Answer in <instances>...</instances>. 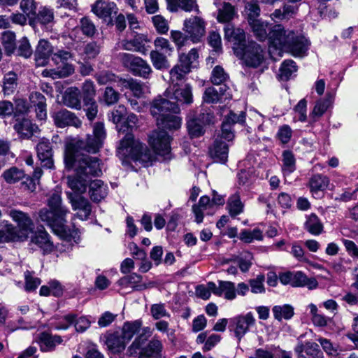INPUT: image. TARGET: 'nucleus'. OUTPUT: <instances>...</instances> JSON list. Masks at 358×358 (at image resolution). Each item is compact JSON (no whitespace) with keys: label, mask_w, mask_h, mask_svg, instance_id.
<instances>
[{"label":"nucleus","mask_w":358,"mask_h":358,"mask_svg":"<svg viewBox=\"0 0 358 358\" xmlns=\"http://www.w3.org/2000/svg\"><path fill=\"white\" fill-rule=\"evenodd\" d=\"M48 207L42 208L38 212L40 220L45 222L64 241L70 242L73 240L75 243H78V229H71L66 224V216L69 213V210L62 205L59 192L55 191L51 194L48 199Z\"/></svg>","instance_id":"1"},{"label":"nucleus","mask_w":358,"mask_h":358,"mask_svg":"<svg viewBox=\"0 0 358 358\" xmlns=\"http://www.w3.org/2000/svg\"><path fill=\"white\" fill-rule=\"evenodd\" d=\"M137 122V116L130 113L126 122L119 129V133L126 132V134L120 142L117 155L123 164L127 163L128 159H131L134 161H140L144 166H149V164L155 159L154 153L147 148L143 149V145L138 140L135 139L134 135L129 131L136 127Z\"/></svg>","instance_id":"2"},{"label":"nucleus","mask_w":358,"mask_h":358,"mask_svg":"<svg viewBox=\"0 0 358 358\" xmlns=\"http://www.w3.org/2000/svg\"><path fill=\"white\" fill-rule=\"evenodd\" d=\"M7 215L16 224L14 226L6 220H1L3 229L1 231V239L12 243L27 241L34 231V223L29 213L16 208L7 210Z\"/></svg>","instance_id":"3"},{"label":"nucleus","mask_w":358,"mask_h":358,"mask_svg":"<svg viewBox=\"0 0 358 358\" xmlns=\"http://www.w3.org/2000/svg\"><path fill=\"white\" fill-rule=\"evenodd\" d=\"M245 120V113L244 112H241L239 115L230 112L225 117L222 124L221 134L216 138L210 148V155L216 162L225 163L227 161L229 145L222 141V139L227 141H232L234 138L232 125L236 123L243 124Z\"/></svg>","instance_id":"4"},{"label":"nucleus","mask_w":358,"mask_h":358,"mask_svg":"<svg viewBox=\"0 0 358 358\" xmlns=\"http://www.w3.org/2000/svg\"><path fill=\"white\" fill-rule=\"evenodd\" d=\"M106 138V131L102 122H96L93 127V134L87 136L85 141L70 142L66 145L64 163L71 166L76 153L81 151L96 153L102 147Z\"/></svg>","instance_id":"5"},{"label":"nucleus","mask_w":358,"mask_h":358,"mask_svg":"<svg viewBox=\"0 0 358 358\" xmlns=\"http://www.w3.org/2000/svg\"><path fill=\"white\" fill-rule=\"evenodd\" d=\"M73 164L69 166L65 163L68 169H73L78 176L99 177L102 175V163L100 159L83 153H76L73 160Z\"/></svg>","instance_id":"6"},{"label":"nucleus","mask_w":358,"mask_h":358,"mask_svg":"<svg viewBox=\"0 0 358 358\" xmlns=\"http://www.w3.org/2000/svg\"><path fill=\"white\" fill-rule=\"evenodd\" d=\"M293 32L292 30L285 29L282 24H275L271 28L268 34V51L272 57L275 52H277L279 57H282V52L285 45H287V42L292 38Z\"/></svg>","instance_id":"7"},{"label":"nucleus","mask_w":358,"mask_h":358,"mask_svg":"<svg viewBox=\"0 0 358 358\" xmlns=\"http://www.w3.org/2000/svg\"><path fill=\"white\" fill-rule=\"evenodd\" d=\"M120 60L133 75L147 78L152 73L149 64L141 57L129 53H120Z\"/></svg>","instance_id":"8"},{"label":"nucleus","mask_w":358,"mask_h":358,"mask_svg":"<svg viewBox=\"0 0 358 358\" xmlns=\"http://www.w3.org/2000/svg\"><path fill=\"white\" fill-rule=\"evenodd\" d=\"M248 66L257 67L264 59L263 50L256 42L248 41L242 48H236V54Z\"/></svg>","instance_id":"9"},{"label":"nucleus","mask_w":358,"mask_h":358,"mask_svg":"<svg viewBox=\"0 0 358 358\" xmlns=\"http://www.w3.org/2000/svg\"><path fill=\"white\" fill-rule=\"evenodd\" d=\"M71 58V54L70 52L66 50H58L57 52L53 54L52 60L57 64L62 62V67L61 69L59 67L57 69L50 71H44L43 74L44 76H49L54 79L69 76L74 71V69L72 65L66 63V62Z\"/></svg>","instance_id":"10"},{"label":"nucleus","mask_w":358,"mask_h":358,"mask_svg":"<svg viewBox=\"0 0 358 358\" xmlns=\"http://www.w3.org/2000/svg\"><path fill=\"white\" fill-rule=\"evenodd\" d=\"M206 22L198 16H192L184 20L182 30L188 34L192 43H197L202 41L206 35Z\"/></svg>","instance_id":"11"},{"label":"nucleus","mask_w":358,"mask_h":358,"mask_svg":"<svg viewBox=\"0 0 358 358\" xmlns=\"http://www.w3.org/2000/svg\"><path fill=\"white\" fill-rule=\"evenodd\" d=\"M179 111L178 105L166 96H157L153 100L150 107L151 114L156 118L157 122L169 113H178Z\"/></svg>","instance_id":"12"},{"label":"nucleus","mask_w":358,"mask_h":358,"mask_svg":"<svg viewBox=\"0 0 358 358\" xmlns=\"http://www.w3.org/2000/svg\"><path fill=\"white\" fill-rule=\"evenodd\" d=\"M255 323V319L252 313L244 315H238L230 319L229 329L234 332V336L240 341L249 331V328Z\"/></svg>","instance_id":"13"},{"label":"nucleus","mask_w":358,"mask_h":358,"mask_svg":"<svg viewBox=\"0 0 358 358\" xmlns=\"http://www.w3.org/2000/svg\"><path fill=\"white\" fill-rule=\"evenodd\" d=\"M171 138L164 130L154 131L149 136V144L155 154L166 156L170 153Z\"/></svg>","instance_id":"14"},{"label":"nucleus","mask_w":358,"mask_h":358,"mask_svg":"<svg viewBox=\"0 0 358 358\" xmlns=\"http://www.w3.org/2000/svg\"><path fill=\"white\" fill-rule=\"evenodd\" d=\"M164 96L169 98L176 103L178 102L190 104L193 102L192 90L189 84L184 85L182 87L176 89L170 87L165 91Z\"/></svg>","instance_id":"15"},{"label":"nucleus","mask_w":358,"mask_h":358,"mask_svg":"<svg viewBox=\"0 0 358 358\" xmlns=\"http://www.w3.org/2000/svg\"><path fill=\"white\" fill-rule=\"evenodd\" d=\"M55 124L59 128L73 126L78 128L81 126V120L72 112L66 109L60 110L52 115Z\"/></svg>","instance_id":"16"},{"label":"nucleus","mask_w":358,"mask_h":358,"mask_svg":"<svg viewBox=\"0 0 358 358\" xmlns=\"http://www.w3.org/2000/svg\"><path fill=\"white\" fill-rule=\"evenodd\" d=\"M292 39L287 42L283 50L290 52L294 56L301 57L308 50L309 43L302 35L293 32Z\"/></svg>","instance_id":"17"},{"label":"nucleus","mask_w":358,"mask_h":358,"mask_svg":"<svg viewBox=\"0 0 358 358\" xmlns=\"http://www.w3.org/2000/svg\"><path fill=\"white\" fill-rule=\"evenodd\" d=\"M69 198L73 209L78 210L75 216L82 220H87L92 212V206L89 201L81 196H73L72 194H69Z\"/></svg>","instance_id":"18"},{"label":"nucleus","mask_w":358,"mask_h":358,"mask_svg":"<svg viewBox=\"0 0 358 358\" xmlns=\"http://www.w3.org/2000/svg\"><path fill=\"white\" fill-rule=\"evenodd\" d=\"M31 234L30 243L39 248L43 254H49L54 250V243L46 231L38 229Z\"/></svg>","instance_id":"19"},{"label":"nucleus","mask_w":358,"mask_h":358,"mask_svg":"<svg viewBox=\"0 0 358 358\" xmlns=\"http://www.w3.org/2000/svg\"><path fill=\"white\" fill-rule=\"evenodd\" d=\"M224 38L233 43V50L235 54L236 48H242L248 43L244 31L240 28H234L231 24H227L224 27Z\"/></svg>","instance_id":"20"},{"label":"nucleus","mask_w":358,"mask_h":358,"mask_svg":"<svg viewBox=\"0 0 358 358\" xmlns=\"http://www.w3.org/2000/svg\"><path fill=\"white\" fill-rule=\"evenodd\" d=\"M37 155L43 167H53L52 150L48 139L43 138L36 146Z\"/></svg>","instance_id":"21"},{"label":"nucleus","mask_w":358,"mask_h":358,"mask_svg":"<svg viewBox=\"0 0 358 358\" xmlns=\"http://www.w3.org/2000/svg\"><path fill=\"white\" fill-rule=\"evenodd\" d=\"M53 53V47L50 43L44 39L39 41L35 52V61L38 66H45L50 56Z\"/></svg>","instance_id":"22"},{"label":"nucleus","mask_w":358,"mask_h":358,"mask_svg":"<svg viewBox=\"0 0 358 358\" xmlns=\"http://www.w3.org/2000/svg\"><path fill=\"white\" fill-rule=\"evenodd\" d=\"M148 41L145 36L137 34L131 40H123L121 42V45L124 50L145 55L148 51V49L145 48V43Z\"/></svg>","instance_id":"23"},{"label":"nucleus","mask_w":358,"mask_h":358,"mask_svg":"<svg viewBox=\"0 0 358 358\" xmlns=\"http://www.w3.org/2000/svg\"><path fill=\"white\" fill-rule=\"evenodd\" d=\"M217 285H212L217 296H224L227 300H234L236 297L235 284L231 281L218 280Z\"/></svg>","instance_id":"24"},{"label":"nucleus","mask_w":358,"mask_h":358,"mask_svg":"<svg viewBox=\"0 0 358 358\" xmlns=\"http://www.w3.org/2000/svg\"><path fill=\"white\" fill-rule=\"evenodd\" d=\"M120 83L122 87L129 89L134 96L141 98L149 92L148 87L142 83L134 78L120 79Z\"/></svg>","instance_id":"25"},{"label":"nucleus","mask_w":358,"mask_h":358,"mask_svg":"<svg viewBox=\"0 0 358 358\" xmlns=\"http://www.w3.org/2000/svg\"><path fill=\"white\" fill-rule=\"evenodd\" d=\"M227 91L225 85L220 87L219 90L215 87H208L206 90L203 99L204 102L208 103H214L222 101L223 99H230L231 98Z\"/></svg>","instance_id":"26"},{"label":"nucleus","mask_w":358,"mask_h":358,"mask_svg":"<svg viewBox=\"0 0 358 358\" xmlns=\"http://www.w3.org/2000/svg\"><path fill=\"white\" fill-rule=\"evenodd\" d=\"M92 12L99 17H110L113 13H116L117 8L114 2L106 0H97L92 6Z\"/></svg>","instance_id":"27"},{"label":"nucleus","mask_w":358,"mask_h":358,"mask_svg":"<svg viewBox=\"0 0 358 358\" xmlns=\"http://www.w3.org/2000/svg\"><path fill=\"white\" fill-rule=\"evenodd\" d=\"M168 9L171 12L182 10L185 12L199 13V6L196 0H166Z\"/></svg>","instance_id":"28"},{"label":"nucleus","mask_w":358,"mask_h":358,"mask_svg":"<svg viewBox=\"0 0 358 358\" xmlns=\"http://www.w3.org/2000/svg\"><path fill=\"white\" fill-rule=\"evenodd\" d=\"M89 194L93 201L99 202L107 196L108 187L101 180H92L89 183Z\"/></svg>","instance_id":"29"},{"label":"nucleus","mask_w":358,"mask_h":358,"mask_svg":"<svg viewBox=\"0 0 358 358\" xmlns=\"http://www.w3.org/2000/svg\"><path fill=\"white\" fill-rule=\"evenodd\" d=\"M64 104L71 108L80 109V91L78 87H69L64 92L62 99Z\"/></svg>","instance_id":"30"},{"label":"nucleus","mask_w":358,"mask_h":358,"mask_svg":"<svg viewBox=\"0 0 358 358\" xmlns=\"http://www.w3.org/2000/svg\"><path fill=\"white\" fill-rule=\"evenodd\" d=\"M212 203L208 196H203L200 198L198 204L192 206V211L195 216V221L197 223H201L203 220L204 214H210L209 210L212 208Z\"/></svg>","instance_id":"31"},{"label":"nucleus","mask_w":358,"mask_h":358,"mask_svg":"<svg viewBox=\"0 0 358 358\" xmlns=\"http://www.w3.org/2000/svg\"><path fill=\"white\" fill-rule=\"evenodd\" d=\"M13 128L18 135L23 138H30L38 130V127L26 118L17 120Z\"/></svg>","instance_id":"32"},{"label":"nucleus","mask_w":358,"mask_h":358,"mask_svg":"<svg viewBox=\"0 0 358 358\" xmlns=\"http://www.w3.org/2000/svg\"><path fill=\"white\" fill-rule=\"evenodd\" d=\"M62 342V338L59 336H52L48 333L40 334L38 343L41 350L44 352L52 350L55 347Z\"/></svg>","instance_id":"33"},{"label":"nucleus","mask_w":358,"mask_h":358,"mask_svg":"<svg viewBox=\"0 0 358 358\" xmlns=\"http://www.w3.org/2000/svg\"><path fill=\"white\" fill-rule=\"evenodd\" d=\"M17 75L13 71L6 73L3 78L2 92L4 96L13 94L18 85Z\"/></svg>","instance_id":"34"},{"label":"nucleus","mask_w":358,"mask_h":358,"mask_svg":"<svg viewBox=\"0 0 358 358\" xmlns=\"http://www.w3.org/2000/svg\"><path fill=\"white\" fill-rule=\"evenodd\" d=\"M318 285L315 278H308L303 272H293L292 286L293 287H305L309 289H315Z\"/></svg>","instance_id":"35"},{"label":"nucleus","mask_w":358,"mask_h":358,"mask_svg":"<svg viewBox=\"0 0 358 358\" xmlns=\"http://www.w3.org/2000/svg\"><path fill=\"white\" fill-rule=\"evenodd\" d=\"M162 343L160 341L153 338L148 345L143 349L139 358H157L162 350Z\"/></svg>","instance_id":"36"},{"label":"nucleus","mask_w":358,"mask_h":358,"mask_svg":"<svg viewBox=\"0 0 358 358\" xmlns=\"http://www.w3.org/2000/svg\"><path fill=\"white\" fill-rule=\"evenodd\" d=\"M176 114L175 113H169L163 118L158 119L157 125L159 127L169 130L179 129L181 126V118Z\"/></svg>","instance_id":"37"},{"label":"nucleus","mask_w":358,"mask_h":358,"mask_svg":"<svg viewBox=\"0 0 358 358\" xmlns=\"http://www.w3.org/2000/svg\"><path fill=\"white\" fill-rule=\"evenodd\" d=\"M304 228L310 234L317 236L322 232L323 224L315 214L311 213L306 216Z\"/></svg>","instance_id":"38"},{"label":"nucleus","mask_w":358,"mask_h":358,"mask_svg":"<svg viewBox=\"0 0 358 358\" xmlns=\"http://www.w3.org/2000/svg\"><path fill=\"white\" fill-rule=\"evenodd\" d=\"M142 327V322L141 320H135L134 322H125L122 327L121 336L124 341L127 343L133 336L140 330Z\"/></svg>","instance_id":"39"},{"label":"nucleus","mask_w":358,"mask_h":358,"mask_svg":"<svg viewBox=\"0 0 358 358\" xmlns=\"http://www.w3.org/2000/svg\"><path fill=\"white\" fill-rule=\"evenodd\" d=\"M106 344L109 350L114 352H120L124 349L127 343L121 335L118 333H114L106 337Z\"/></svg>","instance_id":"40"},{"label":"nucleus","mask_w":358,"mask_h":358,"mask_svg":"<svg viewBox=\"0 0 358 358\" xmlns=\"http://www.w3.org/2000/svg\"><path fill=\"white\" fill-rule=\"evenodd\" d=\"M282 171L284 176L289 175L296 170V159L290 150H284L282 154Z\"/></svg>","instance_id":"41"},{"label":"nucleus","mask_w":358,"mask_h":358,"mask_svg":"<svg viewBox=\"0 0 358 358\" xmlns=\"http://www.w3.org/2000/svg\"><path fill=\"white\" fill-rule=\"evenodd\" d=\"M85 176H78L68 177L69 187L76 194H83L86 192L88 185V181L84 179Z\"/></svg>","instance_id":"42"},{"label":"nucleus","mask_w":358,"mask_h":358,"mask_svg":"<svg viewBox=\"0 0 358 358\" xmlns=\"http://www.w3.org/2000/svg\"><path fill=\"white\" fill-rule=\"evenodd\" d=\"M252 255L248 252L242 253L240 256L234 257L231 259H226L224 260V263H229L230 262H236L238 264L240 270L245 273L247 272L250 266H252Z\"/></svg>","instance_id":"43"},{"label":"nucleus","mask_w":358,"mask_h":358,"mask_svg":"<svg viewBox=\"0 0 358 358\" xmlns=\"http://www.w3.org/2000/svg\"><path fill=\"white\" fill-rule=\"evenodd\" d=\"M236 15L234 7L229 3H224L218 8L217 20L219 22L226 23L232 20Z\"/></svg>","instance_id":"44"},{"label":"nucleus","mask_w":358,"mask_h":358,"mask_svg":"<svg viewBox=\"0 0 358 358\" xmlns=\"http://www.w3.org/2000/svg\"><path fill=\"white\" fill-rule=\"evenodd\" d=\"M1 176L7 183L14 184L23 179L25 173L22 169L13 166L5 170Z\"/></svg>","instance_id":"45"},{"label":"nucleus","mask_w":358,"mask_h":358,"mask_svg":"<svg viewBox=\"0 0 358 358\" xmlns=\"http://www.w3.org/2000/svg\"><path fill=\"white\" fill-rule=\"evenodd\" d=\"M187 127L192 138L199 137L204 134L203 126L200 120L195 118L191 113L188 115Z\"/></svg>","instance_id":"46"},{"label":"nucleus","mask_w":358,"mask_h":358,"mask_svg":"<svg viewBox=\"0 0 358 358\" xmlns=\"http://www.w3.org/2000/svg\"><path fill=\"white\" fill-rule=\"evenodd\" d=\"M272 311L275 319L278 321L289 320L294 315V308L292 306L288 304L275 306Z\"/></svg>","instance_id":"47"},{"label":"nucleus","mask_w":358,"mask_h":358,"mask_svg":"<svg viewBox=\"0 0 358 358\" xmlns=\"http://www.w3.org/2000/svg\"><path fill=\"white\" fill-rule=\"evenodd\" d=\"M190 69L187 66L179 62L170 71V80L172 84H178V81L184 79L185 76L189 73Z\"/></svg>","instance_id":"48"},{"label":"nucleus","mask_w":358,"mask_h":358,"mask_svg":"<svg viewBox=\"0 0 358 358\" xmlns=\"http://www.w3.org/2000/svg\"><path fill=\"white\" fill-rule=\"evenodd\" d=\"M253 33L261 41L265 40L267 37L268 38V34H267V26L268 24L262 21L261 20H252L250 21L249 23Z\"/></svg>","instance_id":"49"},{"label":"nucleus","mask_w":358,"mask_h":358,"mask_svg":"<svg viewBox=\"0 0 358 358\" xmlns=\"http://www.w3.org/2000/svg\"><path fill=\"white\" fill-rule=\"evenodd\" d=\"M1 43L5 52L10 55L15 50V34L11 31H3L1 36Z\"/></svg>","instance_id":"50"},{"label":"nucleus","mask_w":358,"mask_h":358,"mask_svg":"<svg viewBox=\"0 0 358 358\" xmlns=\"http://www.w3.org/2000/svg\"><path fill=\"white\" fill-rule=\"evenodd\" d=\"M308 308L310 309L312 322L315 326L324 327L328 324L330 319L324 315L320 314L317 307L315 304L310 303L308 305Z\"/></svg>","instance_id":"51"},{"label":"nucleus","mask_w":358,"mask_h":358,"mask_svg":"<svg viewBox=\"0 0 358 358\" xmlns=\"http://www.w3.org/2000/svg\"><path fill=\"white\" fill-rule=\"evenodd\" d=\"M227 206L231 216H236L243 212V204L238 192H236L229 197Z\"/></svg>","instance_id":"52"},{"label":"nucleus","mask_w":358,"mask_h":358,"mask_svg":"<svg viewBox=\"0 0 358 358\" xmlns=\"http://www.w3.org/2000/svg\"><path fill=\"white\" fill-rule=\"evenodd\" d=\"M150 57L155 69L162 70L169 68V62L164 53H161L159 50H152L150 53Z\"/></svg>","instance_id":"53"},{"label":"nucleus","mask_w":358,"mask_h":358,"mask_svg":"<svg viewBox=\"0 0 358 358\" xmlns=\"http://www.w3.org/2000/svg\"><path fill=\"white\" fill-rule=\"evenodd\" d=\"M297 71V67L293 60H285L281 64L280 68L279 77L282 80H287L290 78L293 73Z\"/></svg>","instance_id":"54"},{"label":"nucleus","mask_w":358,"mask_h":358,"mask_svg":"<svg viewBox=\"0 0 358 358\" xmlns=\"http://www.w3.org/2000/svg\"><path fill=\"white\" fill-rule=\"evenodd\" d=\"M152 331L150 327H144L142 329V334L135 339L131 346L129 348V352L130 355H133L136 352V350L140 349L144 341L150 336H151Z\"/></svg>","instance_id":"55"},{"label":"nucleus","mask_w":358,"mask_h":358,"mask_svg":"<svg viewBox=\"0 0 358 358\" xmlns=\"http://www.w3.org/2000/svg\"><path fill=\"white\" fill-rule=\"evenodd\" d=\"M329 180L327 176L317 174L313 176L310 180L312 191L324 190L329 185Z\"/></svg>","instance_id":"56"},{"label":"nucleus","mask_w":358,"mask_h":358,"mask_svg":"<svg viewBox=\"0 0 358 358\" xmlns=\"http://www.w3.org/2000/svg\"><path fill=\"white\" fill-rule=\"evenodd\" d=\"M317 341L320 344L323 350L327 355L331 357H336L338 355V345L334 344L330 340L323 337H319L317 338Z\"/></svg>","instance_id":"57"},{"label":"nucleus","mask_w":358,"mask_h":358,"mask_svg":"<svg viewBox=\"0 0 358 358\" xmlns=\"http://www.w3.org/2000/svg\"><path fill=\"white\" fill-rule=\"evenodd\" d=\"M239 238L245 243H251L255 240L261 241L263 238L262 231L259 229L252 231L244 229L239 235Z\"/></svg>","instance_id":"58"},{"label":"nucleus","mask_w":358,"mask_h":358,"mask_svg":"<svg viewBox=\"0 0 358 358\" xmlns=\"http://www.w3.org/2000/svg\"><path fill=\"white\" fill-rule=\"evenodd\" d=\"M20 9L29 18L36 15L37 4L34 0H21Z\"/></svg>","instance_id":"59"},{"label":"nucleus","mask_w":358,"mask_h":358,"mask_svg":"<svg viewBox=\"0 0 358 358\" xmlns=\"http://www.w3.org/2000/svg\"><path fill=\"white\" fill-rule=\"evenodd\" d=\"M120 99V94L111 87H106L104 90L102 101L107 106L116 103Z\"/></svg>","instance_id":"60"},{"label":"nucleus","mask_w":358,"mask_h":358,"mask_svg":"<svg viewBox=\"0 0 358 358\" xmlns=\"http://www.w3.org/2000/svg\"><path fill=\"white\" fill-rule=\"evenodd\" d=\"M212 285H215L213 282H208L206 285H199L196 287V294L202 299H208L211 294L215 295V290Z\"/></svg>","instance_id":"61"},{"label":"nucleus","mask_w":358,"mask_h":358,"mask_svg":"<svg viewBox=\"0 0 358 358\" xmlns=\"http://www.w3.org/2000/svg\"><path fill=\"white\" fill-rule=\"evenodd\" d=\"M199 58V53L196 49L192 48L187 54H181L179 56V62L187 66L191 70V67L194 62Z\"/></svg>","instance_id":"62"},{"label":"nucleus","mask_w":358,"mask_h":358,"mask_svg":"<svg viewBox=\"0 0 358 358\" xmlns=\"http://www.w3.org/2000/svg\"><path fill=\"white\" fill-rule=\"evenodd\" d=\"M36 19L43 24L52 22L54 20L53 10L46 6L41 8L36 15Z\"/></svg>","instance_id":"63"},{"label":"nucleus","mask_w":358,"mask_h":358,"mask_svg":"<svg viewBox=\"0 0 358 358\" xmlns=\"http://www.w3.org/2000/svg\"><path fill=\"white\" fill-rule=\"evenodd\" d=\"M171 38L178 50L185 46L189 39L188 34L180 31L172 30L170 33Z\"/></svg>","instance_id":"64"}]
</instances>
